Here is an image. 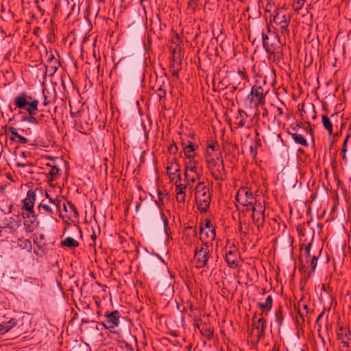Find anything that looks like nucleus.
Instances as JSON below:
<instances>
[{"instance_id": "obj_1", "label": "nucleus", "mask_w": 351, "mask_h": 351, "mask_svg": "<svg viewBox=\"0 0 351 351\" xmlns=\"http://www.w3.org/2000/svg\"><path fill=\"white\" fill-rule=\"evenodd\" d=\"M206 155L209 156L207 158V166L210 171L213 178L215 180L223 181L226 179V171L224 167L223 160L221 154L219 152L216 158L211 157V154L206 151Z\"/></svg>"}, {"instance_id": "obj_2", "label": "nucleus", "mask_w": 351, "mask_h": 351, "mask_svg": "<svg viewBox=\"0 0 351 351\" xmlns=\"http://www.w3.org/2000/svg\"><path fill=\"white\" fill-rule=\"evenodd\" d=\"M210 201V189L204 182H198L195 186V202L200 213H205L208 211Z\"/></svg>"}, {"instance_id": "obj_3", "label": "nucleus", "mask_w": 351, "mask_h": 351, "mask_svg": "<svg viewBox=\"0 0 351 351\" xmlns=\"http://www.w3.org/2000/svg\"><path fill=\"white\" fill-rule=\"evenodd\" d=\"M250 99V111H254V117L252 121H257V117H259L260 112L258 109V106L263 105V88L258 80H256L255 84L253 86L250 95L248 97Z\"/></svg>"}, {"instance_id": "obj_4", "label": "nucleus", "mask_w": 351, "mask_h": 351, "mask_svg": "<svg viewBox=\"0 0 351 351\" xmlns=\"http://www.w3.org/2000/svg\"><path fill=\"white\" fill-rule=\"evenodd\" d=\"M39 101L25 93H21L14 99V104L20 110H25L29 115L36 114Z\"/></svg>"}, {"instance_id": "obj_5", "label": "nucleus", "mask_w": 351, "mask_h": 351, "mask_svg": "<svg viewBox=\"0 0 351 351\" xmlns=\"http://www.w3.org/2000/svg\"><path fill=\"white\" fill-rule=\"evenodd\" d=\"M212 250V244H208V242H203L202 245L195 247L194 261L197 268L199 269L207 266Z\"/></svg>"}, {"instance_id": "obj_6", "label": "nucleus", "mask_w": 351, "mask_h": 351, "mask_svg": "<svg viewBox=\"0 0 351 351\" xmlns=\"http://www.w3.org/2000/svg\"><path fill=\"white\" fill-rule=\"evenodd\" d=\"M279 40L274 36V42L269 43L268 36H265V51L267 54V59L269 63H273L277 60L279 53Z\"/></svg>"}, {"instance_id": "obj_7", "label": "nucleus", "mask_w": 351, "mask_h": 351, "mask_svg": "<svg viewBox=\"0 0 351 351\" xmlns=\"http://www.w3.org/2000/svg\"><path fill=\"white\" fill-rule=\"evenodd\" d=\"M200 239L204 242L208 243L213 241L216 236L215 227L213 226L210 221L208 219L204 220V223L200 227Z\"/></svg>"}, {"instance_id": "obj_8", "label": "nucleus", "mask_w": 351, "mask_h": 351, "mask_svg": "<svg viewBox=\"0 0 351 351\" xmlns=\"http://www.w3.org/2000/svg\"><path fill=\"white\" fill-rule=\"evenodd\" d=\"M106 323H102L106 329H114L119 326L120 323L121 313L118 310L112 312H106L104 314Z\"/></svg>"}, {"instance_id": "obj_9", "label": "nucleus", "mask_w": 351, "mask_h": 351, "mask_svg": "<svg viewBox=\"0 0 351 351\" xmlns=\"http://www.w3.org/2000/svg\"><path fill=\"white\" fill-rule=\"evenodd\" d=\"M252 219L254 224L257 226L258 229L263 228V207L261 202L256 200L254 205H253Z\"/></svg>"}, {"instance_id": "obj_10", "label": "nucleus", "mask_w": 351, "mask_h": 351, "mask_svg": "<svg viewBox=\"0 0 351 351\" xmlns=\"http://www.w3.org/2000/svg\"><path fill=\"white\" fill-rule=\"evenodd\" d=\"M254 197L251 191L247 188H241L237 193L236 199L243 205L253 204Z\"/></svg>"}, {"instance_id": "obj_11", "label": "nucleus", "mask_w": 351, "mask_h": 351, "mask_svg": "<svg viewBox=\"0 0 351 351\" xmlns=\"http://www.w3.org/2000/svg\"><path fill=\"white\" fill-rule=\"evenodd\" d=\"M252 338L256 339L259 341L263 335V318L260 317L256 320L255 317L252 320Z\"/></svg>"}, {"instance_id": "obj_12", "label": "nucleus", "mask_w": 351, "mask_h": 351, "mask_svg": "<svg viewBox=\"0 0 351 351\" xmlns=\"http://www.w3.org/2000/svg\"><path fill=\"white\" fill-rule=\"evenodd\" d=\"M256 134L257 136V138L255 139L254 143L250 145V153H251V155L253 156V158H254L256 163L261 169L262 161L261 159L258 158L257 154H258V150L262 151V141H261V139L258 137L259 133L257 130H256Z\"/></svg>"}, {"instance_id": "obj_13", "label": "nucleus", "mask_w": 351, "mask_h": 351, "mask_svg": "<svg viewBox=\"0 0 351 351\" xmlns=\"http://www.w3.org/2000/svg\"><path fill=\"white\" fill-rule=\"evenodd\" d=\"M35 201L36 191L34 190L28 191L26 197L22 201L23 206L21 209L25 210L26 209H31V208H34Z\"/></svg>"}, {"instance_id": "obj_14", "label": "nucleus", "mask_w": 351, "mask_h": 351, "mask_svg": "<svg viewBox=\"0 0 351 351\" xmlns=\"http://www.w3.org/2000/svg\"><path fill=\"white\" fill-rule=\"evenodd\" d=\"M226 261L229 267L234 268L238 265L239 256L236 250H229L226 252Z\"/></svg>"}, {"instance_id": "obj_15", "label": "nucleus", "mask_w": 351, "mask_h": 351, "mask_svg": "<svg viewBox=\"0 0 351 351\" xmlns=\"http://www.w3.org/2000/svg\"><path fill=\"white\" fill-rule=\"evenodd\" d=\"M197 234L196 228L193 226H187L182 232V239H184V243L191 245Z\"/></svg>"}, {"instance_id": "obj_16", "label": "nucleus", "mask_w": 351, "mask_h": 351, "mask_svg": "<svg viewBox=\"0 0 351 351\" xmlns=\"http://www.w3.org/2000/svg\"><path fill=\"white\" fill-rule=\"evenodd\" d=\"M188 184L180 183L179 184L175 185L176 186V200L179 203H184L186 197V191L187 189Z\"/></svg>"}, {"instance_id": "obj_17", "label": "nucleus", "mask_w": 351, "mask_h": 351, "mask_svg": "<svg viewBox=\"0 0 351 351\" xmlns=\"http://www.w3.org/2000/svg\"><path fill=\"white\" fill-rule=\"evenodd\" d=\"M199 162L193 160V158L189 159V161L186 164L184 177L188 179L189 171H191L196 175L198 178H201V175L197 172Z\"/></svg>"}, {"instance_id": "obj_18", "label": "nucleus", "mask_w": 351, "mask_h": 351, "mask_svg": "<svg viewBox=\"0 0 351 351\" xmlns=\"http://www.w3.org/2000/svg\"><path fill=\"white\" fill-rule=\"evenodd\" d=\"M338 338L341 340V343L346 347H350L351 342V334L349 330L341 328L337 334Z\"/></svg>"}, {"instance_id": "obj_19", "label": "nucleus", "mask_w": 351, "mask_h": 351, "mask_svg": "<svg viewBox=\"0 0 351 351\" xmlns=\"http://www.w3.org/2000/svg\"><path fill=\"white\" fill-rule=\"evenodd\" d=\"M25 221L23 222L25 231L27 233H32L34 232L38 226L39 221L36 219L23 217Z\"/></svg>"}, {"instance_id": "obj_20", "label": "nucleus", "mask_w": 351, "mask_h": 351, "mask_svg": "<svg viewBox=\"0 0 351 351\" xmlns=\"http://www.w3.org/2000/svg\"><path fill=\"white\" fill-rule=\"evenodd\" d=\"M167 174H176L180 171V165L174 158L170 160L166 167Z\"/></svg>"}, {"instance_id": "obj_21", "label": "nucleus", "mask_w": 351, "mask_h": 351, "mask_svg": "<svg viewBox=\"0 0 351 351\" xmlns=\"http://www.w3.org/2000/svg\"><path fill=\"white\" fill-rule=\"evenodd\" d=\"M38 210L39 214L43 216L53 217L54 215V212L52 208L49 206L48 204H45L44 201H43L38 204Z\"/></svg>"}, {"instance_id": "obj_22", "label": "nucleus", "mask_w": 351, "mask_h": 351, "mask_svg": "<svg viewBox=\"0 0 351 351\" xmlns=\"http://www.w3.org/2000/svg\"><path fill=\"white\" fill-rule=\"evenodd\" d=\"M15 221L14 219L12 217H5L3 221L2 226L3 228H6L10 230V233H14L16 228L20 225V221H17L16 226H14L13 223Z\"/></svg>"}, {"instance_id": "obj_23", "label": "nucleus", "mask_w": 351, "mask_h": 351, "mask_svg": "<svg viewBox=\"0 0 351 351\" xmlns=\"http://www.w3.org/2000/svg\"><path fill=\"white\" fill-rule=\"evenodd\" d=\"M254 117V111H251L250 114L242 110H238V115L236 119L238 121L237 124L239 127H243L245 125L246 121L249 117Z\"/></svg>"}, {"instance_id": "obj_24", "label": "nucleus", "mask_w": 351, "mask_h": 351, "mask_svg": "<svg viewBox=\"0 0 351 351\" xmlns=\"http://www.w3.org/2000/svg\"><path fill=\"white\" fill-rule=\"evenodd\" d=\"M60 66L61 63L59 60H53L47 63L45 65L46 73H48L49 76H53Z\"/></svg>"}, {"instance_id": "obj_25", "label": "nucleus", "mask_w": 351, "mask_h": 351, "mask_svg": "<svg viewBox=\"0 0 351 351\" xmlns=\"http://www.w3.org/2000/svg\"><path fill=\"white\" fill-rule=\"evenodd\" d=\"M183 145V149L185 156L189 158H193L194 154H192L194 151H195L198 146L197 145H195L192 142H189V145H185L184 143H182Z\"/></svg>"}, {"instance_id": "obj_26", "label": "nucleus", "mask_w": 351, "mask_h": 351, "mask_svg": "<svg viewBox=\"0 0 351 351\" xmlns=\"http://www.w3.org/2000/svg\"><path fill=\"white\" fill-rule=\"evenodd\" d=\"M17 324V321L14 318L10 319L8 322L0 324V334H4L12 328H14Z\"/></svg>"}, {"instance_id": "obj_27", "label": "nucleus", "mask_w": 351, "mask_h": 351, "mask_svg": "<svg viewBox=\"0 0 351 351\" xmlns=\"http://www.w3.org/2000/svg\"><path fill=\"white\" fill-rule=\"evenodd\" d=\"M311 247H312L311 243H309L304 248L302 247H301V258H300L301 261H302L303 258H304L306 263H308V261L311 258L312 255H313L311 254Z\"/></svg>"}, {"instance_id": "obj_28", "label": "nucleus", "mask_w": 351, "mask_h": 351, "mask_svg": "<svg viewBox=\"0 0 351 351\" xmlns=\"http://www.w3.org/2000/svg\"><path fill=\"white\" fill-rule=\"evenodd\" d=\"M18 246L21 250H26L28 252H31L32 249L31 241L28 239H24L23 237L18 239Z\"/></svg>"}, {"instance_id": "obj_29", "label": "nucleus", "mask_w": 351, "mask_h": 351, "mask_svg": "<svg viewBox=\"0 0 351 351\" xmlns=\"http://www.w3.org/2000/svg\"><path fill=\"white\" fill-rule=\"evenodd\" d=\"M45 235L43 234H40L38 237L33 239L34 243L37 246V247L44 252L46 250L47 245L44 242Z\"/></svg>"}, {"instance_id": "obj_30", "label": "nucleus", "mask_w": 351, "mask_h": 351, "mask_svg": "<svg viewBox=\"0 0 351 351\" xmlns=\"http://www.w3.org/2000/svg\"><path fill=\"white\" fill-rule=\"evenodd\" d=\"M47 167H49L50 171H49V180L53 182L56 180L60 175V169L56 166H52L50 164H47Z\"/></svg>"}, {"instance_id": "obj_31", "label": "nucleus", "mask_w": 351, "mask_h": 351, "mask_svg": "<svg viewBox=\"0 0 351 351\" xmlns=\"http://www.w3.org/2000/svg\"><path fill=\"white\" fill-rule=\"evenodd\" d=\"M64 209L66 212H70L73 213V215L75 217L79 216V213L75 206L70 201L66 200L63 204Z\"/></svg>"}, {"instance_id": "obj_32", "label": "nucleus", "mask_w": 351, "mask_h": 351, "mask_svg": "<svg viewBox=\"0 0 351 351\" xmlns=\"http://www.w3.org/2000/svg\"><path fill=\"white\" fill-rule=\"evenodd\" d=\"M61 245L69 248H73L78 247L79 242L71 237H67L64 239V240L61 241Z\"/></svg>"}, {"instance_id": "obj_33", "label": "nucleus", "mask_w": 351, "mask_h": 351, "mask_svg": "<svg viewBox=\"0 0 351 351\" xmlns=\"http://www.w3.org/2000/svg\"><path fill=\"white\" fill-rule=\"evenodd\" d=\"M291 136L295 143L304 147L308 146V142L303 136V135L297 133H293L291 134Z\"/></svg>"}, {"instance_id": "obj_34", "label": "nucleus", "mask_w": 351, "mask_h": 351, "mask_svg": "<svg viewBox=\"0 0 351 351\" xmlns=\"http://www.w3.org/2000/svg\"><path fill=\"white\" fill-rule=\"evenodd\" d=\"M322 252V250H320L319 252H317V253L315 254H313L312 255V257L308 261V263L311 267V271L312 272H314L315 270V268L317 267V260L319 257V255Z\"/></svg>"}, {"instance_id": "obj_35", "label": "nucleus", "mask_w": 351, "mask_h": 351, "mask_svg": "<svg viewBox=\"0 0 351 351\" xmlns=\"http://www.w3.org/2000/svg\"><path fill=\"white\" fill-rule=\"evenodd\" d=\"M322 123L324 127L328 130L330 135L332 134V124L326 115H322Z\"/></svg>"}, {"instance_id": "obj_36", "label": "nucleus", "mask_w": 351, "mask_h": 351, "mask_svg": "<svg viewBox=\"0 0 351 351\" xmlns=\"http://www.w3.org/2000/svg\"><path fill=\"white\" fill-rule=\"evenodd\" d=\"M182 48L178 44L176 47L172 50L171 59L182 60Z\"/></svg>"}, {"instance_id": "obj_37", "label": "nucleus", "mask_w": 351, "mask_h": 351, "mask_svg": "<svg viewBox=\"0 0 351 351\" xmlns=\"http://www.w3.org/2000/svg\"><path fill=\"white\" fill-rule=\"evenodd\" d=\"M45 196L49 199V202L53 204L56 206L58 210H60L61 200L60 198L57 197L56 199H53L47 193H45Z\"/></svg>"}, {"instance_id": "obj_38", "label": "nucleus", "mask_w": 351, "mask_h": 351, "mask_svg": "<svg viewBox=\"0 0 351 351\" xmlns=\"http://www.w3.org/2000/svg\"><path fill=\"white\" fill-rule=\"evenodd\" d=\"M22 121L32 123V124H35V125L38 123V121L34 117V115H29L28 117H23Z\"/></svg>"}, {"instance_id": "obj_39", "label": "nucleus", "mask_w": 351, "mask_h": 351, "mask_svg": "<svg viewBox=\"0 0 351 351\" xmlns=\"http://www.w3.org/2000/svg\"><path fill=\"white\" fill-rule=\"evenodd\" d=\"M166 195H167V193L165 191H162L160 190L158 191V200L156 201V203L158 204V206H160V204H163V199Z\"/></svg>"}, {"instance_id": "obj_40", "label": "nucleus", "mask_w": 351, "mask_h": 351, "mask_svg": "<svg viewBox=\"0 0 351 351\" xmlns=\"http://www.w3.org/2000/svg\"><path fill=\"white\" fill-rule=\"evenodd\" d=\"M273 298L271 295H268L265 302V311H269L271 308Z\"/></svg>"}, {"instance_id": "obj_41", "label": "nucleus", "mask_w": 351, "mask_h": 351, "mask_svg": "<svg viewBox=\"0 0 351 351\" xmlns=\"http://www.w3.org/2000/svg\"><path fill=\"white\" fill-rule=\"evenodd\" d=\"M181 64H182V60H175V58L174 59H171V60H170V69L171 70H173L177 66H179V69H181Z\"/></svg>"}, {"instance_id": "obj_42", "label": "nucleus", "mask_w": 351, "mask_h": 351, "mask_svg": "<svg viewBox=\"0 0 351 351\" xmlns=\"http://www.w3.org/2000/svg\"><path fill=\"white\" fill-rule=\"evenodd\" d=\"M11 234L12 233H10L9 230L3 228V226L0 227V237L4 239H8Z\"/></svg>"}, {"instance_id": "obj_43", "label": "nucleus", "mask_w": 351, "mask_h": 351, "mask_svg": "<svg viewBox=\"0 0 351 351\" xmlns=\"http://www.w3.org/2000/svg\"><path fill=\"white\" fill-rule=\"evenodd\" d=\"M25 210L27 211V214L26 216H23V217H28L30 219L32 218L37 219V215L35 213L34 208H31V209H26Z\"/></svg>"}, {"instance_id": "obj_44", "label": "nucleus", "mask_w": 351, "mask_h": 351, "mask_svg": "<svg viewBox=\"0 0 351 351\" xmlns=\"http://www.w3.org/2000/svg\"><path fill=\"white\" fill-rule=\"evenodd\" d=\"M66 80H67L69 82H71L70 77L66 74H64L61 76V83L64 90H66Z\"/></svg>"}, {"instance_id": "obj_45", "label": "nucleus", "mask_w": 351, "mask_h": 351, "mask_svg": "<svg viewBox=\"0 0 351 351\" xmlns=\"http://www.w3.org/2000/svg\"><path fill=\"white\" fill-rule=\"evenodd\" d=\"M157 92H158V96L160 100H161L162 98H165L166 97L167 92L162 88V86H160L159 88H158Z\"/></svg>"}, {"instance_id": "obj_46", "label": "nucleus", "mask_w": 351, "mask_h": 351, "mask_svg": "<svg viewBox=\"0 0 351 351\" xmlns=\"http://www.w3.org/2000/svg\"><path fill=\"white\" fill-rule=\"evenodd\" d=\"M200 178H198L196 175L191 176L189 173H188V179L184 177V181L188 184H189V182L194 183L197 180H199Z\"/></svg>"}, {"instance_id": "obj_47", "label": "nucleus", "mask_w": 351, "mask_h": 351, "mask_svg": "<svg viewBox=\"0 0 351 351\" xmlns=\"http://www.w3.org/2000/svg\"><path fill=\"white\" fill-rule=\"evenodd\" d=\"M170 154H176L178 151V147L176 143H172L168 149Z\"/></svg>"}, {"instance_id": "obj_48", "label": "nucleus", "mask_w": 351, "mask_h": 351, "mask_svg": "<svg viewBox=\"0 0 351 351\" xmlns=\"http://www.w3.org/2000/svg\"><path fill=\"white\" fill-rule=\"evenodd\" d=\"M208 149H211L213 151H217L219 149V145L217 142H214L208 145Z\"/></svg>"}, {"instance_id": "obj_49", "label": "nucleus", "mask_w": 351, "mask_h": 351, "mask_svg": "<svg viewBox=\"0 0 351 351\" xmlns=\"http://www.w3.org/2000/svg\"><path fill=\"white\" fill-rule=\"evenodd\" d=\"M180 70H181V69H179V66H177L173 70H171L173 77H175L176 79H178L179 78V72Z\"/></svg>"}, {"instance_id": "obj_50", "label": "nucleus", "mask_w": 351, "mask_h": 351, "mask_svg": "<svg viewBox=\"0 0 351 351\" xmlns=\"http://www.w3.org/2000/svg\"><path fill=\"white\" fill-rule=\"evenodd\" d=\"M350 136V134H348L346 139L344 140V142H343V144L342 146V153L345 154L347 152V144H348V141Z\"/></svg>"}, {"instance_id": "obj_51", "label": "nucleus", "mask_w": 351, "mask_h": 351, "mask_svg": "<svg viewBox=\"0 0 351 351\" xmlns=\"http://www.w3.org/2000/svg\"><path fill=\"white\" fill-rule=\"evenodd\" d=\"M16 138L18 139L16 141V142L19 143H21V144H25V143H27V141H28L27 138H26L24 136H22L20 134L16 137Z\"/></svg>"}, {"instance_id": "obj_52", "label": "nucleus", "mask_w": 351, "mask_h": 351, "mask_svg": "<svg viewBox=\"0 0 351 351\" xmlns=\"http://www.w3.org/2000/svg\"><path fill=\"white\" fill-rule=\"evenodd\" d=\"M8 130L11 133V134L13 135L15 138H16L19 135V134L17 132V130L14 127H9Z\"/></svg>"}, {"instance_id": "obj_53", "label": "nucleus", "mask_w": 351, "mask_h": 351, "mask_svg": "<svg viewBox=\"0 0 351 351\" xmlns=\"http://www.w3.org/2000/svg\"><path fill=\"white\" fill-rule=\"evenodd\" d=\"M160 216L164 223L165 230L167 231L166 228L168 225V219L162 212L160 213Z\"/></svg>"}, {"instance_id": "obj_54", "label": "nucleus", "mask_w": 351, "mask_h": 351, "mask_svg": "<svg viewBox=\"0 0 351 351\" xmlns=\"http://www.w3.org/2000/svg\"><path fill=\"white\" fill-rule=\"evenodd\" d=\"M45 92H46V90L43 89V95H44L43 105L46 106L51 102V101L48 99V98L45 94Z\"/></svg>"}, {"instance_id": "obj_55", "label": "nucleus", "mask_w": 351, "mask_h": 351, "mask_svg": "<svg viewBox=\"0 0 351 351\" xmlns=\"http://www.w3.org/2000/svg\"><path fill=\"white\" fill-rule=\"evenodd\" d=\"M302 5H303V2L298 3V2L293 1V6L294 9L296 10H300L302 7Z\"/></svg>"}, {"instance_id": "obj_56", "label": "nucleus", "mask_w": 351, "mask_h": 351, "mask_svg": "<svg viewBox=\"0 0 351 351\" xmlns=\"http://www.w3.org/2000/svg\"><path fill=\"white\" fill-rule=\"evenodd\" d=\"M181 180H182L181 175L180 173H178V175L176 176V178L174 181L175 185L179 184V182L181 183Z\"/></svg>"}, {"instance_id": "obj_57", "label": "nucleus", "mask_w": 351, "mask_h": 351, "mask_svg": "<svg viewBox=\"0 0 351 351\" xmlns=\"http://www.w3.org/2000/svg\"><path fill=\"white\" fill-rule=\"evenodd\" d=\"M173 42L174 43H176V45H178V44L179 45V43H180V37H179L178 34H176V35L173 37Z\"/></svg>"}, {"instance_id": "obj_58", "label": "nucleus", "mask_w": 351, "mask_h": 351, "mask_svg": "<svg viewBox=\"0 0 351 351\" xmlns=\"http://www.w3.org/2000/svg\"><path fill=\"white\" fill-rule=\"evenodd\" d=\"M53 60H58L56 58H55L54 56L51 53L48 57L47 60V62L49 63L50 62H52Z\"/></svg>"}, {"instance_id": "obj_59", "label": "nucleus", "mask_w": 351, "mask_h": 351, "mask_svg": "<svg viewBox=\"0 0 351 351\" xmlns=\"http://www.w3.org/2000/svg\"><path fill=\"white\" fill-rule=\"evenodd\" d=\"M177 175H178V173H176V174H167L168 178H169L170 182H174Z\"/></svg>"}, {"instance_id": "obj_60", "label": "nucleus", "mask_w": 351, "mask_h": 351, "mask_svg": "<svg viewBox=\"0 0 351 351\" xmlns=\"http://www.w3.org/2000/svg\"><path fill=\"white\" fill-rule=\"evenodd\" d=\"M324 314V311H322V313L318 315V317H317V319H316V322H319V321L320 320V319L323 317Z\"/></svg>"}, {"instance_id": "obj_61", "label": "nucleus", "mask_w": 351, "mask_h": 351, "mask_svg": "<svg viewBox=\"0 0 351 351\" xmlns=\"http://www.w3.org/2000/svg\"><path fill=\"white\" fill-rule=\"evenodd\" d=\"M238 73H239V75H240L241 77H242L243 78H244V77H245V72H244V71H240V70H239Z\"/></svg>"}, {"instance_id": "obj_62", "label": "nucleus", "mask_w": 351, "mask_h": 351, "mask_svg": "<svg viewBox=\"0 0 351 351\" xmlns=\"http://www.w3.org/2000/svg\"><path fill=\"white\" fill-rule=\"evenodd\" d=\"M342 159L345 161V162H347L348 161V158H347V156H346V153H342Z\"/></svg>"}, {"instance_id": "obj_63", "label": "nucleus", "mask_w": 351, "mask_h": 351, "mask_svg": "<svg viewBox=\"0 0 351 351\" xmlns=\"http://www.w3.org/2000/svg\"><path fill=\"white\" fill-rule=\"evenodd\" d=\"M91 238L92 239L95 241L96 239H97V237H96V234H95V232H93V234L91 235Z\"/></svg>"}, {"instance_id": "obj_64", "label": "nucleus", "mask_w": 351, "mask_h": 351, "mask_svg": "<svg viewBox=\"0 0 351 351\" xmlns=\"http://www.w3.org/2000/svg\"><path fill=\"white\" fill-rule=\"evenodd\" d=\"M16 165H17L18 167H25V164H21V163H20V162H17V163H16Z\"/></svg>"}]
</instances>
